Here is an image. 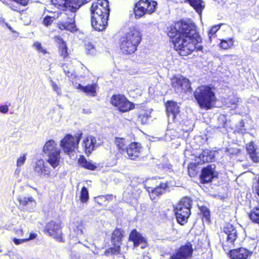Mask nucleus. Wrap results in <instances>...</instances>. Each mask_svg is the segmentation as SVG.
<instances>
[{"instance_id": "37", "label": "nucleus", "mask_w": 259, "mask_h": 259, "mask_svg": "<svg viewBox=\"0 0 259 259\" xmlns=\"http://www.w3.org/2000/svg\"><path fill=\"white\" fill-rule=\"evenodd\" d=\"M150 117V112L148 111H144L142 112L139 115V121L142 124L147 123L149 118Z\"/></svg>"}, {"instance_id": "19", "label": "nucleus", "mask_w": 259, "mask_h": 259, "mask_svg": "<svg viewBox=\"0 0 259 259\" xmlns=\"http://www.w3.org/2000/svg\"><path fill=\"white\" fill-rule=\"evenodd\" d=\"M17 199L19 202L20 206L22 210L31 211L35 207V201L31 196H19Z\"/></svg>"}, {"instance_id": "50", "label": "nucleus", "mask_w": 259, "mask_h": 259, "mask_svg": "<svg viewBox=\"0 0 259 259\" xmlns=\"http://www.w3.org/2000/svg\"><path fill=\"white\" fill-rule=\"evenodd\" d=\"M9 108L7 105H2L0 106V112L2 113H7L8 112Z\"/></svg>"}, {"instance_id": "36", "label": "nucleus", "mask_w": 259, "mask_h": 259, "mask_svg": "<svg viewBox=\"0 0 259 259\" xmlns=\"http://www.w3.org/2000/svg\"><path fill=\"white\" fill-rule=\"evenodd\" d=\"M234 43L232 38L222 39L221 40L220 47L224 49H228L233 46Z\"/></svg>"}, {"instance_id": "55", "label": "nucleus", "mask_w": 259, "mask_h": 259, "mask_svg": "<svg viewBox=\"0 0 259 259\" xmlns=\"http://www.w3.org/2000/svg\"><path fill=\"white\" fill-rule=\"evenodd\" d=\"M60 146L62 147L63 149L65 148V137L61 140Z\"/></svg>"}, {"instance_id": "8", "label": "nucleus", "mask_w": 259, "mask_h": 259, "mask_svg": "<svg viewBox=\"0 0 259 259\" xmlns=\"http://www.w3.org/2000/svg\"><path fill=\"white\" fill-rule=\"evenodd\" d=\"M81 136V132L77 133L74 136L70 134L66 135V155H68L72 160H75L77 158L76 151Z\"/></svg>"}, {"instance_id": "44", "label": "nucleus", "mask_w": 259, "mask_h": 259, "mask_svg": "<svg viewBox=\"0 0 259 259\" xmlns=\"http://www.w3.org/2000/svg\"><path fill=\"white\" fill-rule=\"evenodd\" d=\"M55 20V18L53 17H51L50 16H46L43 20V24L46 26H50L53 21Z\"/></svg>"}, {"instance_id": "25", "label": "nucleus", "mask_w": 259, "mask_h": 259, "mask_svg": "<svg viewBox=\"0 0 259 259\" xmlns=\"http://www.w3.org/2000/svg\"><path fill=\"white\" fill-rule=\"evenodd\" d=\"M96 144V138L92 136L87 137L83 140V144L85 152L87 154H90L94 150Z\"/></svg>"}, {"instance_id": "30", "label": "nucleus", "mask_w": 259, "mask_h": 259, "mask_svg": "<svg viewBox=\"0 0 259 259\" xmlns=\"http://www.w3.org/2000/svg\"><path fill=\"white\" fill-rule=\"evenodd\" d=\"M185 2H189L190 5L196 10V11L200 14L204 7V4L202 0H184Z\"/></svg>"}, {"instance_id": "16", "label": "nucleus", "mask_w": 259, "mask_h": 259, "mask_svg": "<svg viewBox=\"0 0 259 259\" xmlns=\"http://www.w3.org/2000/svg\"><path fill=\"white\" fill-rule=\"evenodd\" d=\"M49 235L59 242H63L62 228L59 223L51 221L46 227Z\"/></svg>"}, {"instance_id": "48", "label": "nucleus", "mask_w": 259, "mask_h": 259, "mask_svg": "<svg viewBox=\"0 0 259 259\" xmlns=\"http://www.w3.org/2000/svg\"><path fill=\"white\" fill-rule=\"evenodd\" d=\"M50 82L54 91H55L58 95H60L61 93V90L59 86L52 79L50 80Z\"/></svg>"}, {"instance_id": "34", "label": "nucleus", "mask_w": 259, "mask_h": 259, "mask_svg": "<svg viewBox=\"0 0 259 259\" xmlns=\"http://www.w3.org/2000/svg\"><path fill=\"white\" fill-rule=\"evenodd\" d=\"M140 3H137L135 4L134 8V13L135 15L136 18H140L144 14L147 13L145 11H144V7L142 6H141Z\"/></svg>"}, {"instance_id": "6", "label": "nucleus", "mask_w": 259, "mask_h": 259, "mask_svg": "<svg viewBox=\"0 0 259 259\" xmlns=\"http://www.w3.org/2000/svg\"><path fill=\"white\" fill-rule=\"evenodd\" d=\"M82 3L80 0H66V30L73 32L77 31L75 24V13L81 7Z\"/></svg>"}, {"instance_id": "17", "label": "nucleus", "mask_w": 259, "mask_h": 259, "mask_svg": "<svg viewBox=\"0 0 259 259\" xmlns=\"http://www.w3.org/2000/svg\"><path fill=\"white\" fill-rule=\"evenodd\" d=\"M216 176L215 165L209 164L202 169L200 179L201 183L205 184L211 182Z\"/></svg>"}, {"instance_id": "9", "label": "nucleus", "mask_w": 259, "mask_h": 259, "mask_svg": "<svg viewBox=\"0 0 259 259\" xmlns=\"http://www.w3.org/2000/svg\"><path fill=\"white\" fill-rule=\"evenodd\" d=\"M110 103L122 112L128 111L135 107L133 103L129 101L124 96L120 94L113 95Z\"/></svg>"}, {"instance_id": "40", "label": "nucleus", "mask_w": 259, "mask_h": 259, "mask_svg": "<svg viewBox=\"0 0 259 259\" xmlns=\"http://www.w3.org/2000/svg\"><path fill=\"white\" fill-rule=\"evenodd\" d=\"M52 5L62 10H65V0H50Z\"/></svg>"}, {"instance_id": "53", "label": "nucleus", "mask_w": 259, "mask_h": 259, "mask_svg": "<svg viewBox=\"0 0 259 259\" xmlns=\"http://www.w3.org/2000/svg\"><path fill=\"white\" fill-rule=\"evenodd\" d=\"M15 233H16V235H17L18 236H22L23 233V230L21 228L16 230Z\"/></svg>"}, {"instance_id": "42", "label": "nucleus", "mask_w": 259, "mask_h": 259, "mask_svg": "<svg viewBox=\"0 0 259 259\" xmlns=\"http://www.w3.org/2000/svg\"><path fill=\"white\" fill-rule=\"evenodd\" d=\"M238 59L237 56L235 55H226L224 57V60L226 63L233 64V61H235Z\"/></svg>"}, {"instance_id": "57", "label": "nucleus", "mask_w": 259, "mask_h": 259, "mask_svg": "<svg viewBox=\"0 0 259 259\" xmlns=\"http://www.w3.org/2000/svg\"><path fill=\"white\" fill-rule=\"evenodd\" d=\"M125 195H126V193H125V192H124V194H123L124 196H125Z\"/></svg>"}, {"instance_id": "18", "label": "nucleus", "mask_w": 259, "mask_h": 259, "mask_svg": "<svg viewBox=\"0 0 259 259\" xmlns=\"http://www.w3.org/2000/svg\"><path fill=\"white\" fill-rule=\"evenodd\" d=\"M141 150V144L137 142H133L126 148L124 155L126 154L130 159L135 160L140 156Z\"/></svg>"}, {"instance_id": "41", "label": "nucleus", "mask_w": 259, "mask_h": 259, "mask_svg": "<svg viewBox=\"0 0 259 259\" xmlns=\"http://www.w3.org/2000/svg\"><path fill=\"white\" fill-rule=\"evenodd\" d=\"M85 49L87 53L91 55H94L95 54V46L92 42H89L85 44Z\"/></svg>"}, {"instance_id": "26", "label": "nucleus", "mask_w": 259, "mask_h": 259, "mask_svg": "<svg viewBox=\"0 0 259 259\" xmlns=\"http://www.w3.org/2000/svg\"><path fill=\"white\" fill-rule=\"evenodd\" d=\"M75 87L76 89L80 90L83 93L87 94L88 95H90L93 97L96 96L97 87V84L96 83L88 84L85 86L82 85L79 83H76Z\"/></svg>"}, {"instance_id": "7", "label": "nucleus", "mask_w": 259, "mask_h": 259, "mask_svg": "<svg viewBox=\"0 0 259 259\" xmlns=\"http://www.w3.org/2000/svg\"><path fill=\"white\" fill-rule=\"evenodd\" d=\"M192 201L189 197L182 199L179 204L175 207V211L176 219L179 224L184 225L189 218L191 212Z\"/></svg>"}, {"instance_id": "23", "label": "nucleus", "mask_w": 259, "mask_h": 259, "mask_svg": "<svg viewBox=\"0 0 259 259\" xmlns=\"http://www.w3.org/2000/svg\"><path fill=\"white\" fill-rule=\"evenodd\" d=\"M69 229L76 233V235H81L83 234L84 228L82 221L79 218L72 219L69 224Z\"/></svg>"}, {"instance_id": "28", "label": "nucleus", "mask_w": 259, "mask_h": 259, "mask_svg": "<svg viewBox=\"0 0 259 259\" xmlns=\"http://www.w3.org/2000/svg\"><path fill=\"white\" fill-rule=\"evenodd\" d=\"M63 33H61V35H55L54 37V41L58 46L60 54L63 58H65V41L64 40Z\"/></svg>"}, {"instance_id": "4", "label": "nucleus", "mask_w": 259, "mask_h": 259, "mask_svg": "<svg viewBox=\"0 0 259 259\" xmlns=\"http://www.w3.org/2000/svg\"><path fill=\"white\" fill-rule=\"evenodd\" d=\"M194 98L199 106L204 109H210L215 101V94L207 85H201L197 88L194 93Z\"/></svg>"}, {"instance_id": "38", "label": "nucleus", "mask_w": 259, "mask_h": 259, "mask_svg": "<svg viewBox=\"0 0 259 259\" xmlns=\"http://www.w3.org/2000/svg\"><path fill=\"white\" fill-rule=\"evenodd\" d=\"M89 198V192L85 187H83L81 189L80 199L81 202L85 203Z\"/></svg>"}, {"instance_id": "52", "label": "nucleus", "mask_w": 259, "mask_h": 259, "mask_svg": "<svg viewBox=\"0 0 259 259\" xmlns=\"http://www.w3.org/2000/svg\"><path fill=\"white\" fill-rule=\"evenodd\" d=\"M37 235L34 233H31L29 235V237L28 238H26L25 239H28V241L29 240H32L36 238Z\"/></svg>"}, {"instance_id": "12", "label": "nucleus", "mask_w": 259, "mask_h": 259, "mask_svg": "<svg viewBox=\"0 0 259 259\" xmlns=\"http://www.w3.org/2000/svg\"><path fill=\"white\" fill-rule=\"evenodd\" d=\"M171 81L172 87L177 93L186 92L191 90L189 80L183 76L174 77Z\"/></svg>"}, {"instance_id": "46", "label": "nucleus", "mask_w": 259, "mask_h": 259, "mask_svg": "<svg viewBox=\"0 0 259 259\" xmlns=\"http://www.w3.org/2000/svg\"><path fill=\"white\" fill-rule=\"evenodd\" d=\"M253 191L259 196V177L253 183L252 186Z\"/></svg>"}, {"instance_id": "29", "label": "nucleus", "mask_w": 259, "mask_h": 259, "mask_svg": "<svg viewBox=\"0 0 259 259\" xmlns=\"http://www.w3.org/2000/svg\"><path fill=\"white\" fill-rule=\"evenodd\" d=\"M215 157V152L209 149H205L199 154V158L203 162H210L213 160Z\"/></svg>"}, {"instance_id": "31", "label": "nucleus", "mask_w": 259, "mask_h": 259, "mask_svg": "<svg viewBox=\"0 0 259 259\" xmlns=\"http://www.w3.org/2000/svg\"><path fill=\"white\" fill-rule=\"evenodd\" d=\"M78 162L81 166L90 170H95L97 167V166L91 162L87 161L83 156H80L78 160Z\"/></svg>"}, {"instance_id": "21", "label": "nucleus", "mask_w": 259, "mask_h": 259, "mask_svg": "<svg viewBox=\"0 0 259 259\" xmlns=\"http://www.w3.org/2000/svg\"><path fill=\"white\" fill-rule=\"evenodd\" d=\"M252 251L244 248L240 247L230 251L229 256L231 259H247L252 254Z\"/></svg>"}, {"instance_id": "5", "label": "nucleus", "mask_w": 259, "mask_h": 259, "mask_svg": "<svg viewBox=\"0 0 259 259\" xmlns=\"http://www.w3.org/2000/svg\"><path fill=\"white\" fill-rule=\"evenodd\" d=\"M42 152L47 161L54 168L60 164L61 149L53 140L48 141L44 146Z\"/></svg>"}, {"instance_id": "24", "label": "nucleus", "mask_w": 259, "mask_h": 259, "mask_svg": "<svg viewBox=\"0 0 259 259\" xmlns=\"http://www.w3.org/2000/svg\"><path fill=\"white\" fill-rule=\"evenodd\" d=\"M257 146L253 142H250L246 145V150L250 158L254 162H259V153L256 151Z\"/></svg>"}, {"instance_id": "20", "label": "nucleus", "mask_w": 259, "mask_h": 259, "mask_svg": "<svg viewBox=\"0 0 259 259\" xmlns=\"http://www.w3.org/2000/svg\"><path fill=\"white\" fill-rule=\"evenodd\" d=\"M33 168L34 172L40 177H44L49 176L50 174V168L46 165L43 159L37 160L35 163Z\"/></svg>"}, {"instance_id": "43", "label": "nucleus", "mask_w": 259, "mask_h": 259, "mask_svg": "<svg viewBox=\"0 0 259 259\" xmlns=\"http://www.w3.org/2000/svg\"><path fill=\"white\" fill-rule=\"evenodd\" d=\"M33 47L38 52H40L43 54L48 53L47 51L42 47L41 43L38 41H36L34 43Z\"/></svg>"}, {"instance_id": "3", "label": "nucleus", "mask_w": 259, "mask_h": 259, "mask_svg": "<svg viewBox=\"0 0 259 259\" xmlns=\"http://www.w3.org/2000/svg\"><path fill=\"white\" fill-rule=\"evenodd\" d=\"M141 39L140 32L135 28L131 29L120 38V50L125 54L133 53L137 50Z\"/></svg>"}, {"instance_id": "56", "label": "nucleus", "mask_w": 259, "mask_h": 259, "mask_svg": "<svg viewBox=\"0 0 259 259\" xmlns=\"http://www.w3.org/2000/svg\"><path fill=\"white\" fill-rule=\"evenodd\" d=\"M143 259H150V257L147 255H144Z\"/></svg>"}, {"instance_id": "27", "label": "nucleus", "mask_w": 259, "mask_h": 259, "mask_svg": "<svg viewBox=\"0 0 259 259\" xmlns=\"http://www.w3.org/2000/svg\"><path fill=\"white\" fill-rule=\"evenodd\" d=\"M140 5L144 7V11L148 14H151L154 12L157 3L155 1H149V0H140L138 2Z\"/></svg>"}, {"instance_id": "22", "label": "nucleus", "mask_w": 259, "mask_h": 259, "mask_svg": "<svg viewBox=\"0 0 259 259\" xmlns=\"http://www.w3.org/2000/svg\"><path fill=\"white\" fill-rule=\"evenodd\" d=\"M129 240L133 242L135 247L142 244L141 247L144 248L147 246L146 239L136 229H133L129 236Z\"/></svg>"}, {"instance_id": "39", "label": "nucleus", "mask_w": 259, "mask_h": 259, "mask_svg": "<svg viewBox=\"0 0 259 259\" xmlns=\"http://www.w3.org/2000/svg\"><path fill=\"white\" fill-rule=\"evenodd\" d=\"M202 219L208 221L210 218L209 210L205 206H202L200 208Z\"/></svg>"}, {"instance_id": "11", "label": "nucleus", "mask_w": 259, "mask_h": 259, "mask_svg": "<svg viewBox=\"0 0 259 259\" xmlns=\"http://www.w3.org/2000/svg\"><path fill=\"white\" fill-rule=\"evenodd\" d=\"M155 181L154 179H150L145 181V187L149 192L150 197L152 200H155L156 197L165 192L167 187V183H160L156 185V187L149 186Z\"/></svg>"}, {"instance_id": "54", "label": "nucleus", "mask_w": 259, "mask_h": 259, "mask_svg": "<svg viewBox=\"0 0 259 259\" xmlns=\"http://www.w3.org/2000/svg\"><path fill=\"white\" fill-rule=\"evenodd\" d=\"M244 122L243 120H241L239 122V127H238V130L239 131H240L242 128L244 126Z\"/></svg>"}, {"instance_id": "10", "label": "nucleus", "mask_w": 259, "mask_h": 259, "mask_svg": "<svg viewBox=\"0 0 259 259\" xmlns=\"http://www.w3.org/2000/svg\"><path fill=\"white\" fill-rule=\"evenodd\" d=\"M166 112L169 122L181 123L183 121L180 108L177 103L172 101H168L166 103Z\"/></svg>"}, {"instance_id": "13", "label": "nucleus", "mask_w": 259, "mask_h": 259, "mask_svg": "<svg viewBox=\"0 0 259 259\" xmlns=\"http://www.w3.org/2000/svg\"><path fill=\"white\" fill-rule=\"evenodd\" d=\"M123 237L122 231L120 229H115L112 235V243L113 247L109 248L105 251V254L109 255V254H118L120 252L121 241Z\"/></svg>"}, {"instance_id": "33", "label": "nucleus", "mask_w": 259, "mask_h": 259, "mask_svg": "<svg viewBox=\"0 0 259 259\" xmlns=\"http://www.w3.org/2000/svg\"><path fill=\"white\" fill-rule=\"evenodd\" d=\"M7 5H8L10 8L15 11L20 12L22 11L21 9V6H24L20 3V0H9L8 2H6Z\"/></svg>"}, {"instance_id": "45", "label": "nucleus", "mask_w": 259, "mask_h": 259, "mask_svg": "<svg viewBox=\"0 0 259 259\" xmlns=\"http://www.w3.org/2000/svg\"><path fill=\"white\" fill-rule=\"evenodd\" d=\"M26 160V155L23 154L20 156L17 160V166L19 167L23 165Z\"/></svg>"}, {"instance_id": "51", "label": "nucleus", "mask_w": 259, "mask_h": 259, "mask_svg": "<svg viewBox=\"0 0 259 259\" xmlns=\"http://www.w3.org/2000/svg\"><path fill=\"white\" fill-rule=\"evenodd\" d=\"M58 28L60 30H65V23H58L57 25Z\"/></svg>"}, {"instance_id": "47", "label": "nucleus", "mask_w": 259, "mask_h": 259, "mask_svg": "<svg viewBox=\"0 0 259 259\" xmlns=\"http://www.w3.org/2000/svg\"><path fill=\"white\" fill-rule=\"evenodd\" d=\"M221 25H217L213 26L208 32V36L210 38L211 36L214 34L220 28Z\"/></svg>"}, {"instance_id": "1", "label": "nucleus", "mask_w": 259, "mask_h": 259, "mask_svg": "<svg viewBox=\"0 0 259 259\" xmlns=\"http://www.w3.org/2000/svg\"><path fill=\"white\" fill-rule=\"evenodd\" d=\"M168 35L175 38L172 40L175 50L181 56H187L196 49L201 50L202 47L198 45L201 38L196 32L194 24L189 21L177 22L168 31Z\"/></svg>"}, {"instance_id": "58", "label": "nucleus", "mask_w": 259, "mask_h": 259, "mask_svg": "<svg viewBox=\"0 0 259 259\" xmlns=\"http://www.w3.org/2000/svg\"><path fill=\"white\" fill-rule=\"evenodd\" d=\"M66 49H67V48H66ZM65 52H66V53H67V50H66V51H65Z\"/></svg>"}, {"instance_id": "32", "label": "nucleus", "mask_w": 259, "mask_h": 259, "mask_svg": "<svg viewBox=\"0 0 259 259\" xmlns=\"http://www.w3.org/2000/svg\"><path fill=\"white\" fill-rule=\"evenodd\" d=\"M248 217L252 222L259 224V205L251 209Z\"/></svg>"}, {"instance_id": "15", "label": "nucleus", "mask_w": 259, "mask_h": 259, "mask_svg": "<svg viewBox=\"0 0 259 259\" xmlns=\"http://www.w3.org/2000/svg\"><path fill=\"white\" fill-rule=\"evenodd\" d=\"M223 236L226 238L224 242L226 244H224L223 246L233 245L238 237L237 232L234 226L230 223L226 224L223 228Z\"/></svg>"}, {"instance_id": "35", "label": "nucleus", "mask_w": 259, "mask_h": 259, "mask_svg": "<svg viewBox=\"0 0 259 259\" xmlns=\"http://www.w3.org/2000/svg\"><path fill=\"white\" fill-rule=\"evenodd\" d=\"M115 143L119 150V152L124 155V152L127 148L126 147L125 139L123 138H116Z\"/></svg>"}, {"instance_id": "2", "label": "nucleus", "mask_w": 259, "mask_h": 259, "mask_svg": "<svg viewBox=\"0 0 259 259\" xmlns=\"http://www.w3.org/2000/svg\"><path fill=\"white\" fill-rule=\"evenodd\" d=\"M91 25L96 31L104 30L107 25L110 9L107 0H98L93 2L90 9Z\"/></svg>"}, {"instance_id": "14", "label": "nucleus", "mask_w": 259, "mask_h": 259, "mask_svg": "<svg viewBox=\"0 0 259 259\" xmlns=\"http://www.w3.org/2000/svg\"><path fill=\"white\" fill-rule=\"evenodd\" d=\"M193 252L192 245L187 243L176 250L170 256V259H188L192 257Z\"/></svg>"}, {"instance_id": "49", "label": "nucleus", "mask_w": 259, "mask_h": 259, "mask_svg": "<svg viewBox=\"0 0 259 259\" xmlns=\"http://www.w3.org/2000/svg\"><path fill=\"white\" fill-rule=\"evenodd\" d=\"M13 241L14 242V243L16 245H19L20 244H21L22 243H24L25 242H26L28 241V239H17L16 238H14L13 239Z\"/></svg>"}]
</instances>
